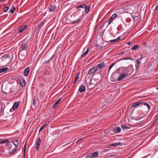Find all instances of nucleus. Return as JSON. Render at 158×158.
I'll list each match as a JSON object with an SVG mask.
<instances>
[{
  "label": "nucleus",
  "mask_w": 158,
  "mask_h": 158,
  "mask_svg": "<svg viewBox=\"0 0 158 158\" xmlns=\"http://www.w3.org/2000/svg\"><path fill=\"white\" fill-rule=\"evenodd\" d=\"M77 10L75 14L76 15H79L80 16L78 19L72 22L73 24L77 23L80 22L85 15L84 11L85 10V13L87 14L89 11L90 7L89 6H87L86 5L83 4L77 6Z\"/></svg>",
  "instance_id": "f257e3e1"
},
{
  "label": "nucleus",
  "mask_w": 158,
  "mask_h": 158,
  "mask_svg": "<svg viewBox=\"0 0 158 158\" xmlns=\"http://www.w3.org/2000/svg\"><path fill=\"white\" fill-rule=\"evenodd\" d=\"M133 71V69L131 66L125 68L123 70L124 72L126 74H127V76H130Z\"/></svg>",
  "instance_id": "f03ea898"
},
{
  "label": "nucleus",
  "mask_w": 158,
  "mask_h": 158,
  "mask_svg": "<svg viewBox=\"0 0 158 158\" xmlns=\"http://www.w3.org/2000/svg\"><path fill=\"white\" fill-rule=\"evenodd\" d=\"M12 142L13 144L15 146V147L10 151V154L13 153L16 151L17 149V146L19 144L18 140L13 141Z\"/></svg>",
  "instance_id": "7ed1b4c3"
},
{
  "label": "nucleus",
  "mask_w": 158,
  "mask_h": 158,
  "mask_svg": "<svg viewBox=\"0 0 158 158\" xmlns=\"http://www.w3.org/2000/svg\"><path fill=\"white\" fill-rule=\"evenodd\" d=\"M98 70V68L97 67H95L92 68L90 69L89 70L88 74V75H91L92 74L95 73Z\"/></svg>",
  "instance_id": "20e7f679"
},
{
  "label": "nucleus",
  "mask_w": 158,
  "mask_h": 158,
  "mask_svg": "<svg viewBox=\"0 0 158 158\" xmlns=\"http://www.w3.org/2000/svg\"><path fill=\"white\" fill-rule=\"evenodd\" d=\"M19 102H15L11 108L10 109V112L12 111V110H15L19 107Z\"/></svg>",
  "instance_id": "39448f33"
},
{
  "label": "nucleus",
  "mask_w": 158,
  "mask_h": 158,
  "mask_svg": "<svg viewBox=\"0 0 158 158\" xmlns=\"http://www.w3.org/2000/svg\"><path fill=\"white\" fill-rule=\"evenodd\" d=\"M127 77H128L127 74H126L123 72V73H121L119 76L118 78V80L120 81Z\"/></svg>",
  "instance_id": "423d86ee"
},
{
  "label": "nucleus",
  "mask_w": 158,
  "mask_h": 158,
  "mask_svg": "<svg viewBox=\"0 0 158 158\" xmlns=\"http://www.w3.org/2000/svg\"><path fill=\"white\" fill-rule=\"evenodd\" d=\"M143 101H139L137 102L133 103L131 107L133 108H134L141 105L142 106H143Z\"/></svg>",
  "instance_id": "0eeeda50"
},
{
  "label": "nucleus",
  "mask_w": 158,
  "mask_h": 158,
  "mask_svg": "<svg viewBox=\"0 0 158 158\" xmlns=\"http://www.w3.org/2000/svg\"><path fill=\"white\" fill-rule=\"evenodd\" d=\"M41 142V140L40 137L38 139V140L36 142L35 145V148L38 151L39 150V146L40 144V143Z\"/></svg>",
  "instance_id": "6e6552de"
},
{
  "label": "nucleus",
  "mask_w": 158,
  "mask_h": 158,
  "mask_svg": "<svg viewBox=\"0 0 158 158\" xmlns=\"http://www.w3.org/2000/svg\"><path fill=\"white\" fill-rule=\"evenodd\" d=\"M106 64L104 62H103L102 63H100V64H98L96 65V67H97L98 69V68L99 69H103L104 67L105 66Z\"/></svg>",
  "instance_id": "1a4fd4ad"
},
{
  "label": "nucleus",
  "mask_w": 158,
  "mask_h": 158,
  "mask_svg": "<svg viewBox=\"0 0 158 158\" xmlns=\"http://www.w3.org/2000/svg\"><path fill=\"white\" fill-rule=\"evenodd\" d=\"M28 27V26L26 25L23 27H21L19 28L18 30V33H21L23 32L25 29H26Z\"/></svg>",
  "instance_id": "9d476101"
},
{
  "label": "nucleus",
  "mask_w": 158,
  "mask_h": 158,
  "mask_svg": "<svg viewBox=\"0 0 158 158\" xmlns=\"http://www.w3.org/2000/svg\"><path fill=\"white\" fill-rule=\"evenodd\" d=\"M116 14H113L111 17L110 20L109 21L108 24H110L114 20V18L117 16Z\"/></svg>",
  "instance_id": "9b49d317"
},
{
  "label": "nucleus",
  "mask_w": 158,
  "mask_h": 158,
  "mask_svg": "<svg viewBox=\"0 0 158 158\" xmlns=\"http://www.w3.org/2000/svg\"><path fill=\"white\" fill-rule=\"evenodd\" d=\"M120 40V37L119 36L118 38H117V39H115L111 40L108 41H106V42L108 43H115V42L119 41Z\"/></svg>",
  "instance_id": "f8f14e48"
},
{
  "label": "nucleus",
  "mask_w": 158,
  "mask_h": 158,
  "mask_svg": "<svg viewBox=\"0 0 158 158\" xmlns=\"http://www.w3.org/2000/svg\"><path fill=\"white\" fill-rule=\"evenodd\" d=\"M30 71V69L29 67L26 68L24 70V75L25 76H27L29 72Z\"/></svg>",
  "instance_id": "ddd939ff"
},
{
  "label": "nucleus",
  "mask_w": 158,
  "mask_h": 158,
  "mask_svg": "<svg viewBox=\"0 0 158 158\" xmlns=\"http://www.w3.org/2000/svg\"><path fill=\"white\" fill-rule=\"evenodd\" d=\"M28 47V45L27 44H21L20 48L22 49V50H25Z\"/></svg>",
  "instance_id": "4468645a"
},
{
  "label": "nucleus",
  "mask_w": 158,
  "mask_h": 158,
  "mask_svg": "<svg viewBox=\"0 0 158 158\" xmlns=\"http://www.w3.org/2000/svg\"><path fill=\"white\" fill-rule=\"evenodd\" d=\"M21 85L22 87H24L25 86V80L23 78H21L19 80Z\"/></svg>",
  "instance_id": "2eb2a0df"
},
{
  "label": "nucleus",
  "mask_w": 158,
  "mask_h": 158,
  "mask_svg": "<svg viewBox=\"0 0 158 158\" xmlns=\"http://www.w3.org/2000/svg\"><path fill=\"white\" fill-rule=\"evenodd\" d=\"M49 9L50 12L53 11L55 10L56 6L55 5H51L49 7Z\"/></svg>",
  "instance_id": "dca6fc26"
},
{
  "label": "nucleus",
  "mask_w": 158,
  "mask_h": 158,
  "mask_svg": "<svg viewBox=\"0 0 158 158\" xmlns=\"http://www.w3.org/2000/svg\"><path fill=\"white\" fill-rule=\"evenodd\" d=\"M121 129L120 127H116L113 129V131L115 132H119L121 131Z\"/></svg>",
  "instance_id": "f3484780"
},
{
  "label": "nucleus",
  "mask_w": 158,
  "mask_h": 158,
  "mask_svg": "<svg viewBox=\"0 0 158 158\" xmlns=\"http://www.w3.org/2000/svg\"><path fill=\"white\" fill-rule=\"evenodd\" d=\"M85 87L84 85L81 86L79 88V90L80 92L82 93L85 91Z\"/></svg>",
  "instance_id": "a211bd4d"
},
{
  "label": "nucleus",
  "mask_w": 158,
  "mask_h": 158,
  "mask_svg": "<svg viewBox=\"0 0 158 158\" xmlns=\"http://www.w3.org/2000/svg\"><path fill=\"white\" fill-rule=\"evenodd\" d=\"M9 142L8 139H0V143H3Z\"/></svg>",
  "instance_id": "6ab92c4d"
},
{
  "label": "nucleus",
  "mask_w": 158,
  "mask_h": 158,
  "mask_svg": "<svg viewBox=\"0 0 158 158\" xmlns=\"http://www.w3.org/2000/svg\"><path fill=\"white\" fill-rule=\"evenodd\" d=\"M134 60V59L132 58V57H124V58L123 57V58H122L120 59V60Z\"/></svg>",
  "instance_id": "aec40b11"
},
{
  "label": "nucleus",
  "mask_w": 158,
  "mask_h": 158,
  "mask_svg": "<svg viewBox=\"0 0 158 158\" xmlns=\"http://www.w3.org/2000/svg\"><path fill=\"white\" fill-rule=\"evenodd\" d=\"M48 126V124L46 123V124H44L40 128L39 131V132H40L43 129H44L45 127H46Z\"/></svg>",
  "instance_id": "412c9836"
},
{
  "label": "nucleus",
  "mask_w": 158,
  "mask_h": 158,
  "mask_svg": "<svg viewBox=\"0 0 158 158\" xmlns=\"http://www.w3.org/2000/svg\"><path fill=\"white\" fill-rule=\"evenodd\" d=\"M139 48V46L137 45H134L131 48V49L133 50H136L138 49Z\"/></svg>",
  "instance_id": "4be33fe9"
},
{
  "label": "nucleus",
  "mask_w": 158,
  "mask_h": 158,
  "mask_svg": "<svg viewBox=\"0 0 158 158\" xmlns=\"http://www.w3.org/2000/svg\"><path fill=\"white\" fill-rule=\"evenodd\" d=\"M89 48L88 47L87 48V50L81 56V57H82L83 56L86 55L89 52Z\"/></svg>",
  "instance_id": "5701e85b"
},
{
  "label": "nucleus",
  "mask_w": 158,
  "mask_h": 158,
  "mask_svg": "<svg viewBox=\"0 0 158 158\" xmlns=\"http://www.w3.org/2000/svg\"><path fill=\"white\" fill-rule=\"evenodd\" d=\"M8 70V68H4L2 69H0V73L6 71Z\"/></svg>",
  "instance_id": "b1692460"
},
{
  "label": "nucleus",
  "mask_w": 158,
  "mask_h": 158,
  "mask_svg": "<svg viewBox=\"0 0 158 158\" xmlns=\"http://www.w3.org/2000/svg\"><path fill=\"white\" fill-rule=\"evenodd\" d=\"M93 156V157L94 158L97 157L98 156V153L97 151L95 152L92 154Z\"/></svg>",
  "instance_id": "393cba45"
},
{
  "label": "nucleus",
  "mask_w": 158,
  "mask_h": 158,
  "mask_svg": "<svg viewBox=\"0 0 158 158\" xmlns=\"http://www.w3.org/2000/svg\"><path fill=\"white\" fill-rule=\"evenodd\" d=\"M27 144V142H26L25 143V145H24V148H23V154H24V156H25Z\"/></svg>",
  "instance_id": "a878e982"
},
{
  "label": "nucleus",
  "mask_w": 158,
  "mask_h": 158,
  "mask_svg": "<svg viewBox=\"0 0 158 158\" xmlns=\"http://www.w3.org/2000/svg\"><path fill=\"white\" fill-rule=\"evenodd\" d=\"M143 105L144 106H147V107H148V109H150V105L148 103H144L143 102Z\"/></svg>",
  "instance_id": "bb28decb"
},
{
  "label": "nucleus",
  "mask_w": 158,
  "mask_h": 158,
  "mask_svg": "<svg viewBox=\"0 0 158 158\" xmlns=\"http://www.w3.org/2000/svg\"><path fill=\"white\" fill-rule=\"evenodd\" d=\"M121 127L123 129H129L130 128V127L127 126L125 125H122L121 126Z\"/></svg>",
  "instance_id": "cd10ccee"
},
{
  "label": "nucleus",
  "mask_w": 158,
  "mask_h": 158,
  "mask_svg": "<svg viewBox=\"0 0 158 158\" xmlns=\"http://www.w3.org/2000/svg\"><path fill=\"white\" fill-rule=\"evenodd\" d=\"M9 6H6V7H4L3 8V10L5 12H6L9 9Z\"/></svg>",
  "instance_id": "c85d7f7f"
},
{
  "label": "nucleus",
  "mask_w": 158,
  "mask_h": 158,
  "mask_svg": "<svg viewBox=\"0 0 158 158\" xmlns=\"http://www.w3.org/2000/svg\"><path fill=\"white\" fill-rule=\"evenodd\" d=\"M58 103L56 102L53 106L52 107L53 108H56L58 107Z\"/></svg>",
  "instance_id": "c756f323"
},
{
  "label": "nucleus",
  "mask_w": 158,
  "mask_h": 158,
  "mask_svg": "<svg viewBox=\"0 0 158 158\" xmlns=\"http://www.w3.org/2000/svg\"><path fill=\"white\" fill-rule=\"evenodd\" d=\"M52 57H51L49 60L45 61L43 62V64H45L48 63L52 59Z\"/></svg>",
  "instance_id": "7c9ffc66"
},
{
  "label": "nucleus",
  "mask_w": 158,
  "mask_h": 158,
  "mask_svg": "<svg viewBox=\"0 0 158 158\" xmlns=\"http://www.w3.org/2000/svg\"><path fill=\"white\" fill-rule=\"evenodd\" d=\"M115 64V63H114L110 66V67H109V70H108V72H109L110 71V70L114 66V65Z\"/></svg>",
  "instance_id": "2f4dec72"
},
{
  "label": "nucleus",
  "mask_w": 158,
  "mask_h": 158,
  "mask_svg": "<svg viewBox=\"0 0 158 158\" xmlns=\"http://www.w3.org/2000/svg\"><path fill=\"white\" fill-rule=\"evenodd\" d=\"M87 158H94L92 154H90L86 156Z\"/></svg>",
  "instance_id": "473e14b6"
},
{
  "label": "nucleus",
  "mask_w": 158,
  "mask_h": 158,
  "mask_svg": "<svg viewBox=\"0 0 158 158\" xmlns=\"http://www.w3.org/2000/svg\"><path fill=\"white\" fill-rule=\"evenodd\" d=\"M16 10V8L15 7H13L12 8V9L10 10V12L13 13L14 12L15 10Z\"/></svg>",
  "instance_id": "72a5a7b5"
},
{
  "label": "nucleus",
  "mask_w": 158,
  "mask_h": 158,
  "mask_svg": "<svg viewBox=\"0 0 158 158\" xmlns=\"http://www.w3.org/2000/svg\"><path fill=\"white\" fill-rule=\"evenodd\" d=\"M62 98H59L57 101H56V102L58 104L61 100Z\"/></svg>",
  "instance_id": "f704fd0d"
},
{
  "label": "nucleus",
  "mask_w": 158,
  "mask_h": 158,
  "mask_svg": "<svg viewBox=\"0 0 158 158\" xmlns=\"http://www.w3.org/2000/svg\"><path fill=\"white\" fill-rule=\"evenodd\" d=\"M115 145H116V146H118V145H121V143H119V142H118V143H115Z\"/></svg>",
  "instance_id": "c9c22d12"
},
{
  "label": "nucleus",
  "mask_w": 158,
  "mask_h": 158,
  "mask_svg": "<svg viewBox=\"0 0 158 158\" xmlns=\"http://www.w3.org/2000/svg\"><path fill=\"white\" fill-rule=\"evenodd\" d=\"M80 74V73H78L77 74H76V78H78Z\"/></svg>",
  "instance_id": "e433bc0d"
},
{
  "label": "nucleus",
  "mask_w": 158,
  "mask_h": 158,
  "mask_svg": "<svg viewBox=\"0 0 158 158\" xmlns=\"http://www.w3.org/2000/svg\"><path fill=\"white\" fill-rule=\"evenodd\" d=\"M127 44L128 45H132V43L131 42H128L127 43Z\"/></svg>",
  "instance_id": "4c0bfd02"
},
{
  "label": "nucleus",
  "mask_w": 158,
  "mask_h": 158,
  "mask_svg": "<svg viewBox=\"0 0 158 158\" xmlns=\"http://www.w3.org/2000/svg\"><path fill=\"white\" fill-rule=\"evenodd\" d=\"M35 102V99L34 98H33V103L34 105Z\"/></svg>",
  "instance_id": "58836bf2"
},
{
  "label": "nucleus",
  "mask_w": 158,
  "mask_h": 158,
  "mask_svg": "<svg viewBox=\"0 0 158 158\" xmlns=\"http://www.w3.org/2000/svg\"><path fill=\"white\" fill-rule=\"evenodd\" d=\"M110 145L111 146H113V147H115L116 146L115 143H112V144H111Z\"/></svg>",
  "instance_id": "ea45409f"
},
{
  "label": "nucleus",
  "mask_w": 158,
  "mask_h": 158,
  "mask_svg": "<svg viewBox=\"0 0 158 158\" xmlns=\"http://www.w3.org/2000/svg\"><path fill=\"white\" fill-rule=\"evenodd\" d=\"M45 74H49V73H48V70H45Z\"/></svg>",
  "instance_id": "a19ab883"
},
{
  "label": "nucleus",
  "mask_w": 158,
  "mask_h": 158,
  "mask_svg": "<svg viewBox=\"0 0 158 158\" xmlns=\"http://www.w3.org/2000/svg\"><path fill=\"white\" fill-rule=\"evenodd\" d=\"M136 61H137V64H140V62L139 60H136Z\"/></svg>",
  "instance_id": "79ce46f5"
},
{
  "label": "nucleus",
  "mask_w": 158,
  "mask_h": 158,
  "mask_svg": "<svg viewBox=\"0 0 158 158\" xmlns=\"http://www.w3.org/2000/svg\"><path fill=\"white\" fill-rule=\"evenodd\" d=\"M138 16H135V17L134 18V19H136V20H138Z\"/></svg>",
  "instance_id": "37998d69"
},
{
  "label": "nucleus",
  "mask_w": 158,
  "mask_h": 158,
  "mask_svg": "<svg viewBox=\"0 0 158 158\" xmlns=\"http://www.w3.org/2000/svg\"><path fill=\"white\" fill-rule=\"evenodd\" d=\"M155 10H158V5L156 7Z\"/></svg>",
  "instance_id": "c03bdc74"
},
{
  "label": "nucleus",
  "mask_w": 158,
  "mask_h": 158,
  "mask_svg": "<svg viewBox=\"0 0 158 158\" xmlns=\"http://www.w3.org/2000/svg\"><path fill=\"white\" fill-rule=\"evenodd\" d=\"M82 139H83V138H81L80 139H79L78 140H77V143L79 142L81 140H82Z\"/></svg>",
  "instance_id": "a18cd8bd"
},
{
  "label": "nucleus",
  "mask_w": 158,
  "mask_h": 158,
  "mask_svg": "<svg viewBox=\"0 0 158 158\" xmlns=\"http://www.w3.org/2000/svg\"><path fill=\"white\" fill-rule=\"evenodd\" d=\"M78 79V78H76H76H75L74 80H75V81H77V80Z\"/></svg>",
  "instance_id": "49530a36"
},
{
  "label": "nucleus",
  "mask_w": 158,
  "mask_h": 158,
  "mask_svg": "<svg viewBox=\"0 0 158 158\" xmlns=\"http://www.w3.org/2000/svg\"><path fill=\"white\" fill-rule=\"evenodd\" d=\"M76 81H75L74 80V81L73 82V84H74L76 82Z\"/></svg>",
  "instance_id": "de8ad7c7"
},
{
  "label": "nucleus",
  "mask_w": 158,
  "mask_h": 158,
  "mask_svg": "<svg viewBox=\"0 0 158 158\" xmlns=\"http://www.w3.org/2000/svg\"><path fill=\"white\" fill-rule=\"evenodd\" d=\"M76 81H75L74 80V81L73 82V84H74L76 82Z\"/></svg>",
  "instance_id": "09e8293b"
},
{
  "label": "nucleus",
  "mask_w": 158,
  "mask_h": 158,
  "mask_svg": "<svg viewBox=\"0 0 158 158\" xmlns=\"http://www.w3.org/2000/svg\"><path fill=\"white\" fill-rule=\"evenodd\" d=\"M4 0H0V2H3Z\"/></svg>",
  "instance_id": "8fccbe9b"
},
{
  "label": "nucleus",
  "mask_w": 158,
  "mask_h": 158,
  "mask_svg": "<svg viewBox=\"0 0 158 158\" xmlns=\"http://www.w3.org/2000/svg\"><path fill=\"white\" fill-rule=\"evenodd\" d=\"M6 145H7V146H8V145H9V143H8L6 144Z\"/></svg>",
  "instance_id": "3c124183"
},
{
  "label": "nucleus",
  "mask_w": 158,
  "mask_h": 158,
  "mask_svg": "<svg viewBox=\"0 0 158 158\" xmlns=\"http://www.w3.org/2000/svg\"><path fill=\"white\" fill-rule=\"evenodd\" d=\"M156 89L158 90V87L156 88Z\"/></svg>",
  "instance_id": "603ef678"
}]
</instances>
